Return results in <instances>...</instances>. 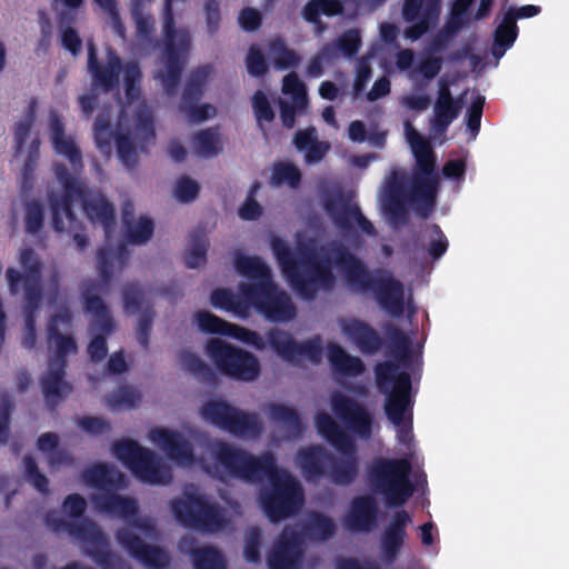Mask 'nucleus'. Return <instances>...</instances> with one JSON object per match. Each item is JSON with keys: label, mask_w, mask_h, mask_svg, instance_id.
I'll list each match as a JSON object with an SVG mask.
<instances>
[{"label": "nucleus", "mask_w": 569, "mask_h": 569, "mask_svg": "<svg viewBox=\"0 0 569 569\" xmlns=\"http://www.w3.org/2000/svg\"><path fill=\"white\" fill-rule=\"evenodd\" d=\"M270 246L283 276L302 298L313 300L319 289H331L336 281L332 266H336L351 289L361 293H373L380 307L395 318L403 315L405 288L402 282L386 269L371 271L343 243L337 241L329 243L327 250L330 256L310 258L307 270H301L291 248L284 240L273 236Z\"/></svg>", "instance_id": "obj_1"}, {"label": "nucleus", "mask_w": 569, "mask_h": 569, "mask_svg": "<svg viewBox=\"0 0 569 569\" xmlns=\"http://www.w3.org/2000/svg\"><path fill=\"white\" fill-rule=\"evenodd\" d=\"M210 453L224 472L248 482L270 479L271 487L261 491L262 509L271 522H279L296 515L303 505L300 483L290 475L279 476L276 457L271 451L256 456L223 440L209 447Z\"/></svg>", "instance_id": "obj_2"}, {"label": "nucleus", "mask_w": 569, "mask_h": 569, "mask_svg": "<svg viewBox=\"0 0 569 569\" xmlns=\"http://www.w3.org/2000/svg\"><path fill=\"white\" fill-rule=\"evenodd\" d=\"M330 402L333 415L347 430L326 411L315 416V427L340 455L331 452L326 478L336 486L347 487L356 481L360 470L358 447L350 433L365 440L370 439L375 417L362 403L338 391L331 395Z\"/></svg>", "instance_id": "obj_3"}, {"label": "nucleus", "mask_w": 569, "mask_h": 569, "mask_svg": "<svg viewBox=\"0 0 569 569\" xmlns=\"http://www.w3.org/2000/svg\"><path fill=\"white\" fill-rule=\"evenodd\" d=\"M54 174L62 186L61 194H51L49 204L51 210V224L56 232L61 233L64 229V219L68 220V230H83V223L73 212V204L82 203L87 218L92 223L103 227L106 238H110L116 226V212L113 204L102 194L86 197V189L76 177H73L64 163L54 164Z\"/></svg>", "instance_id": "obj_4"}, {"label": "nucleus", "mask_w": 569, "mask_h": 569, "mask_svg": "<svg viewBox=\"0 0 569 569\" xmlns=\"http://www.w3.org/2000/svg\"><path fill=\"white\" fill-rule=\"evenodd\" d=\"M72 317L67 308L50 316L46 327V340L48 348L53 351L49 358L48 369L40 377V387L47 405L57 407L73 390L72 385L66 380L68 356L77 353L78 345L72 335H64L60 326L69 328Z\"/></svg>", "instance_id": "obj_5"}, {"label": "nucleus", "mask_w": 569, "mask_h": 569, "mask_svg": "<svg viewBox=\"0 0 569 569\" xmlns=\"http://www.w3.org/2000/svg\"><path fill=\"white\" fill-rule=\"evenodd\" d=\"M375 378L379 391L386 396V416L397 427L398 440L407 445L413 437L411 377L407 371H400L398 363L383 361L375 367Z\"/></svg>", "instance_id": "obj_6"}, {"label": "nucleus", "mask_w": 569, "mask_h": 569, "mask_svg": "<svg viewBox=\"0 0 569 569\" xmlns=\"http://www.w3.org/2000/svg\"><path fill=\"white\" fill-rule=\"evenodd\" d=\"M408 141L415 157L410 199L419 216L428 218L435 209L439 186L437 157L430 142L419 132L410 131Z\"/></svg>", "instance_id": "obj_7"}, {"label": "nucleus", "mask_w": 569, "mask_h": 569, "mask_svg": "<svg viewBox=\"0 0 569 569\" xmlns=\"http://www.w3.org/2000/svg\"><path fill=\"white\" fill-rule=\"evenodd\" d=\"M409 458H376L368 468L371 490L390 508L402 507L415 493Z\"/></svg>", "instance_id": "obj_8"}, {"label": "nucleus", "mask_w": 569, "mask_h": 569, "mask_svg": "<svg viewBox=\"0 0 569 569\" xmlns=\"http://www.w3.org/2000/svg\"><path fill=\"white\" fill-rule=\"evenodd\" d=\"M88 69L93 84L103 92H111L119 86L120 73L123 72L124 93L129 102L139 100L141 96L142 71L137 61L122 63L121 58L112 48L108 49L106 63L98 59L97 47L88 42Z\"/></svg>", "instance_id": "obj_9"}, {"label": "nucleus", "mask_w": 569, "mask_h": 569, "mask_svg": "<svg viewBox=\"0 0 569 569\" xmlns=\"http://www.w3.org/2000/svg\"><path fill=\"white\" fill-rule=\"evenodd\" d=\"M187 0H166L163 9L162 36L166 52V71L161 82L168 96L178 91L187 56L191 48V36L186 29L176 28L174 4L184 6Z\"/></svg>", "instance_id": "obj_10"}, {"label": "nucleus", "mask_w": 569, "mask_h": 569, "mask_svg": "<svg viewBox=\"0 0 569 569\" xmlns=\"http://www.w3.org/2000/svg\"><path fill=\"white\" fill-rule=\"evenodd\" d=\"M170 510L182 527L204 532H217L224 528L226 518L220 505L211 500L197 487H186L179 498L170 501Z\"/></svg>", "instance_id": "obj_11"}, {"label": "nucleus", "mask_w": 569, "mask_h": 569, "mask_svg": "<svg viewBox=\"0 0 569 569\" xmlns=\"http://www.w3.org/2000/svg\"><path fill=\"white\" fill-rule=\"evenodd\" d=\"M206 353L219 373L233 380L251 382L260 375V363L253 353L222 339H209Z\"/></svg>", "instance_id": "obj_12"}, {"label": "nucleus", "mask_w": 569, "mask_h": 569, "mask_svg": "<svg viewBox=\"0 0 569 569\" xmlns=\"http://www.w3.org/2000/svg\"><path fill=\"white\" fill-rule=\"evenodd\" d=\"M112 450L140 481L151 485H167L171 481V472L164 467L153 451L140 446L132 439L116 441Z\"/></svg>", "instance_id": "obj_13"}, {"label": "nucleus", "mask_w": 569, "mask_h": 569, "mask_svg": "<svg viewBox=\"0 0 569 569\" xmlns=\"http://www.w3.org/2000/svg\"><path fill=\"white\" fill-rule=\"evenodd\" d=\"M239 291L267 320L272 322H288L297 315V308L290 296L271 282L240 283Z\"/></svg>", "instance_id": "obj_14"}, {"label": "nucleus", "mask_w": 569, "mask_h": 569, "mask_svg": "<svg viewBox=\"0 0 569 569\" xmlns=\"http://www.w3.org/2000/svg\"><path fill=\"white\" fill-rule=\"evenodd\" d=\"M93 290H96V284L90 282L83 288L81 295L84 311L93 317L91 330L98 331V333L91 338L87 347V352L90 360L98 363L107 357V337L114 332L117 326L103 299L98 295L91 293Z\"/></svg>", "instance_id": "obj_15"}, {"label": "nucleus", "mask_w": 569, "mask_h": 569, "mask_svg": "<svg viewBox=\"0 0 569 569\" xmlns=\"http://www.w3.org/2000/svg\"><path fill=\"white\" fill-rule=\"evenodd\" d=\"M201 416L211 425L238 437H256L262 430L256 413L244 412L222 399L207 401L201 408Z\"/></svg>", "instance_id": "obj_16"}, {"label": "nucleus", "mask_w": 569, "mask_h": 569, "mask_svg": "<svg viewBox=\"0 0 569 569\" xmlns=\"http://www.w3.org/2000/svg\"><path fill=\"white\" fill-rule=\"evenodd\" d=\"M69 535L88 545L87 555L101 569H130L123 558L110 551L103 532L90 519L82 518L79 521H73Z\"/></svg>", "instance_id": "obj_17"}, {"label": "nucleus", "mask_w": 569, "mask_h": 569, "mask_svg": "<svg viewBox=\"0 0 569 569\" xmlns=\"http://www.w3.org/2000/svg\"><path fill=\"white\" fill-rule=\"evenodd\" d=\"M267 341L272 350L289 363H299L301 358L318 363L322 357V346L319 337L298 342L291 333L273 328L267 332Z\"/></svg>", "instance_id": "obj_18"}, {"label": "nucleus", "mask_w": 569, "mask_h": 569, "mask_svg": "<svg viewBox=\"0 0 569 569\" xmlns=\"http://www.w3.org/2000/svg\"><path fill=\"white\" fill-rule=\"evenodd\" d=\"M123 308L128 313H140L137 327V339L139 345L148 350L152 330L153 317L156 315L153 305L149 300L144 288L138 282H128L121 290Z\"/></svg>", "instance_id": "obj_19"}, {"label": "nucleus", "mask_w": 569, "mask_h": 569, "mask_svg": "<svg viewBox=\"0 0 569 569\" xmlns=\"http://www.w3.org/2000/svg\"><path fill=\"white\" fill-rule=\"evenodd\" d=\"M322 207L333 223L343 231L352 228L353 220L363 233L368 236L377 233L372 222L362 214L357 204L350 203L341 190L326 193L322 198Z\"/></svg>", "instance_id": "obj_20"}, {"label": "nucleus", "mask_w": 569, "mask_h": 569, "mask_svg": "<svg viewBox=\"0 0 569 569\" xmlns=\"http://www.w3.org/2000/svg\"><path fill=\"white\" fill-rule=\"evenodd\" d=\"M212 73V67L204 64L192 70L182 91L180 111L186 113L191 121L202 122L210 118L214 109L210 104H198L203 96L204 88Z\"/></svg>", "instance_id": "obj_21"}, {"label": "nucleus", "mask_w": 569, "mask_h": 569, "mask_svg": "<svg viewBox=\"0 0 569 569\" xmlns=\"http://www.w3.org/2000/svg\"><path fill=\"white\" fill-rule=\"evenodd\" d=\"M117 542L128 555L149 569H167L170 556L162 548L149 545L131 529L122 527L116 532Z\"/></svg>", "instance_id": "obj_22"}, {"label": "nucleus", "mask_w": 569, "mask_h": 569, "mask_svg": "<svg viewBox=\"0 0 569 569\" xmlns=\"http://www.w3.org/2000/svg\"><path fill=\"white\" fill-rule=\"evenodd\" d=\"M303 552L301 536L292 526H284L267 557L269 569H299Z\"/></svg>", "instance_id": "obj_23"}, {"label": "nucleus", "mask_w": 569, "mask_h": 569, "mask_svg": "<svg viewBox=\"0 0 569 569\" xmlns=\"http://www.w3.org/2000/svg\"><path fill=\"white\" fill-rule=\"evenodd\" d=\"M150 438L178 466L191 467L196 463L193 445L181 432L156 428L151 430Z\"/></svg>", "instance_id": "obj_24"}, {"label": "nucleus", "mask_w": 569, "mask_h": 569, "mask_svg": "<svg viewBox=\"0 0 569 569\" xmlns=\"http://www.w3.org/2000/svg\"><path fill=\"white\" fill-rule=\"evenodd\" d=\"M411 521L410 513L405 509L391 516L380 537V550L386 563L392 565L396 561L408 537L407 527Z\"/></svg>", "instance_id": "obj_25"}, {"label": "nucleus", "mask_w": 569, "mask_h": 569, "mask_svg": "<svg viewBox=\"0 0 569 569\" xmlns=\"http://www.w3.org/2000/svg\"><path fill=\"white\" fill-rule=\"evenodd\" d=\"M331 452L322 445L300 448L296 453V463L308 482L326 478Z\"/></svg>", "instance_id": "obj_26"}, {"label": "nucleus", "mask_w": 569, "mask_h": 569, "mask_svg": "<svg viewBox=\"0 0 569 569\" xmlns=\"http://www.w3.org/2000/svg\"><path fill=\"white\" fill-rule=\"evenodd\" d=\"M378 506L373 497L360 496L351 501L346 526L351 531H370L377 522Z\"/></svg>", "instance_id": "obj_27"}, {"label": "nucleus", "mask_w": 569, "mask_h": 569, "mask_svg": "<svg viewBox=\"0 0 569 569\" xmlns=\"http://www.w3.org/2000/svg\"><path fill=\"white\" fill-rule=\"evenodd\" d=\"M19 262L23 269V273L12 267L6 270V278L9 290L12 295L19 292V283L24 280H41L42 263L32 248H24L20 251Z\"/></svg>", "instance_id": "obj_28"}, {"label": "nucleus", "mask_w": 569, "mask_h": 569, "mask_svg": "<svg viewBox=\"0 0 569 569\" xmlns=\"http://www.w3.org/2000/svg\"><path fill=\"white\" fill-rule=\"evenodd\" d=\"M142 0H133L132 8V17L136 22V37L139 46L146 50H158L161 49L163 56L164 44L163 39L159 40L156 37V28H154V19L150 14H143L140 10V4ZM164 70L160 71L159 79L161 80V74Z\"/></svg>", "instance_id": "obj_29"}, {"label": "nucleus", "mask_w": 569, "mask_h": 569, "mask_svg": "<svg viewBox=\"0 0 569 569\" xmlns=\"http://www.w3.org/2000/svg\"><path fill=\"white\" fill-rule=\"evenodd\" d=\"M345 333L365 355H375L383 346V339L370 325L352 319L343 327Z\"/></svg>", "instance_id": "obj_30"}, {"label": "nucleus", "mask_w": 569, "mask_h": 569, "mask_svg": "<svg viewBox=\"0 0 569 569\" xmlns=\"http://www.w3.org/2000/svg\"><path fill=\"white\" fill-rule=\"evenodd\" d=\"M84 482L101 490L102 493L122 488L124 476L107 463H96L82 472Z\"/></svg>", "instance_id": "obj_31"}, {"label": "nucleus", "mask_w": 569, "mask_h": 569, "mask_svg": "<svg viewBox=\"0 0 569 569\" xmlns=\"http://www.w3.org/2000/svg\"><path fill=\"white\" fill-rule=\"evenodd\" d=\"M94 508L100 512L118 516L123 519L134 517L138 513L137 501L129 497H123L117 491L99 493L92 497Z\"/></svg>", "instance_id": "obj_32"}, {"label": "nucleus", "mask_w": 569, "mask_h": 569, "mask_svg": "<svg viewBox=\"0 0 569 569\" xmlns=\"http://www.w3.org/2000/svg\"><path fill=\"white\" fill-rule=\"evenodd\" d=\"M233 267L240 276L256 281V283L272 281L270 268L258 256H246L237 250L233 257Z\"/></svg>", "instance_id": "obj_33"}, {"label": "nucleus", "mask_w": 569, "mask_h": 569, "mask_svg": "<svg viewBox=\"0 0 569 569\" xmlns=\"http://www.w3.org/2000/svg\"><path fill=\"white\" fill-rule=\"evenodd\" d=\"M328 360L332 369L345 377H358L366 370L365 363L360 358L349 355L337 343L329 345Z\"/></svg>", "instance_id": "obj_34"}, {"label": "nucleus", "mask_w": 569, "mask_h": 569, "mask_svg": "<svg viewBox=\"0 0 569 569\" xmlns=\"http://www.w3.org/2000/svg\"><path fill=\"white\" fill-rule=\"evenodd\" d=\"M336 531V525L333 520L321 513V512H311L305 522L302 523V530L298 531L301 536V543L303 542V538H307L312 541H326L330 539ZM303 551V549L301 548Z\"/></svg>", "instance_id": "obj_35"}, {"label": "nucleus", "mask_w": 569, "mask_h": 569, "mask_svg": "<svg viewBox=\"0 0 569 569\" xmlns=\"http://www.w3.org/2000/svg\"><path fill=\"white\" fill-rule=\"evenodd\" d=\"M269 419L281 426L289 436L299 437L303 431L302 420L296 409L282 403H270L267 408Z\"/></svg>", "instance_id": "obj_36"}, {"label": "nucleus", "mask_w": 569, "mask_h": 569, "mask_svg": "<svg viewBox=\"0 0 569 569\" xmlns=\"http://www.w3.org/2000/svg\"><path fill=\"white\" fill-rule=\"evenodd\" d=\"M518 32L517 22L505 13L502 21L493 32V43L491 47L492 56L500 59L506 51L512 47L518 37Z\"/></svg>", "instance_id": "obj_37"}, {"label": "nucleus", "mask_w": 569, "mask_h": 569, "mask_svg": "<svg viewBox=\"0 0 569 569\" xmlns=\"http://www.w3.org/2000/svg\"><path fill=\"white\" fill-rule=\"evenodd\" d=\"M179 360L182 367L201 382L210 386L217 383L218 379L214 370L194 352L182 350L179 355Z\"/></svg>", "instance_id": "obj_38"}, {"label": "nucleus", "mask_w": 569, "mask_h": 569, "mask_svg": "<svg viewBox=\"0 0 569 569\" xmlns=\"http://www.w3.org/2000/svg\"><path fill=\"white\" fill-rule=\"evenodd\" d=\"M210 302L214 308L232 311L241 316L246 315L249 309V301L241 291L238 296L226 288L214 289L211 292Z\"/></svg>", "instance_id": "obj_39"}, {"label": "nucleus", "mask_w": 569, "mask_h": 569, "mask_svg": "<svg viewBox=\"0 0 569 569\" xmlns=\"http://www.w3.org/2000/svg\"><path fill=\"white\" fill-rule=\"evenodd\" d=\"M462 106L463 102H435L433 117L430 121L432 131L439 136L446 134L449 126L459 117Z\"/></svg>", "instance_id": "obj_40"}, {"label": "nucleus", "mask_w": 569, "mask_h": 569, "mask_svg": "<svg viewBox=\"0 0 569 569\" xmlns=\"http://www.w3.org/2000/svg\"><path fill=\"white\" fill-rule=\"evenodd\" d=\"M386 333L388 336L389 348L392 357L403 365H408L411 355V339L393 325L386 327Z\"/></svg>", "instance_id": "obj_41"}, {"label": "nucleus", "mask_w": 569, "mask_h": 569, "mask_svg": "<svg viewBox=\"0 0 569 569\" xmlns=\"http://www.w3.org/2000/svg\"><path fill=\"white\" fill-rule=\"evenodd\" d=\"M385 209L395 223H403L407 221L408 211L400 183L392 181L389 184L388 196L385 201Z\"/></svg>", "instance_id": "obj_42"}, {"label": "nucleus", "mask_w": 569, "mask_h": 569, "mask_svg": "<svg viewBox=\"0 0 569 569\" xmlns=\"http://www.w3.org/2000/svg\"><path fill=\"white\" fill-rule=\"evenodd\" d=\"M191 558L193 569H227L223 555L212 546L192 549Z\"/></svg>", "instance_id": "obj_43"}, {"label": "nucleus", "mask_w": 569, "mask_h": 569, "mask_svg": "<svg viewBox=\"0 0 569 569\" xmlns=\"http://www.w3.org/2000/svg\"><path fill=\"white\" fill-rule=\"evenodd\" d=\"M46 209L42 202L30 200L24 203V228L32 237L40 234L44 227Z\"/></svg>", "instance_id": "obj_44"}, {"label": "nucleus", "mask_w": 569, "mask_h": 569, "mask_svg": "<svg viewBox=\"0 0 569 569\" xmlns=\"http://www.w3.org/2000/svg\"><path fill=\"white\" fill-rule=\"evenodd\" d=\"M126 240L131 244H142L148 242L154 230L153 221L148 217H140L138 221L133 220L129 226H123Z\"/></svg>", "instance_id": "obj_45"}, {"label": "nucleus", "mask_w": 569, "mask_h": 569, "mask_svg": "<svg viewBox=\"0 0 569 569\" xmlns=\"http://www.w3.org/2000/svg\"><path fill=\"white\" fill-rule=\"evenodd\" d=\"M270 52L274 66L280 70L295 68L301 61L300 56L293 49L288 48L281 39H276L270 43Z\"/></svg>", "instance_id": "obj_46"}, {"label": "nucleus", "mask_w": 569, "mask_h": 569, "mask_svg": "<svg viewBox=\"0 0 569 569\" xmlns=\"http://www.w3.org/2000/svg\"><path fill=\"white\" fill-rule=\"evenodd\" d=\"M439 13V3L429 1L425 8L422 17L417 19L415 23L406 28L405 36L412 41L419 40L430 28V19L437 18Z\"/></svg>", "instance_id": "obj_47"}, {"label": "nucleus", "mask_w": 569, "mask_h": 569, "mask_svg": "<svg viewBox=\"0 0 569 569\" xmlns=\"http://www.w3.org/2000/svg\"><path fill=\"white\" fill-rule=\"evenodd\" d=\"M301 182V172L292 163L278 162L273 166L271 174V184H288L290 188H297Z\"/></svg>", "instance_id": "obj_48"}, {"label": "nucleus", "mask_w": 569, "mask_h": 569, "mask_svg": "<svg viewBox=\"0 0 569 569\" xmlns=\"http://www.w3.org/2000/svg\"><path fill=\"white\" fill-rule=\"evenodd\" d=\"M116 146L118 157L121 162L129 169L136 168L138 164V154L136 149V143L130 132H117L116 137Z\"/></svg>", "instance_id": "obj_49"}, {"label": "nucleus", "mask_w": 569, "mask_h": 569, "mask_svg": "<svg viewBox=\"0 0 569 569\" xmlns=\"http://www.w3.org/2000/svg\"><path fill=\"white\" fill-rule=\"evenodd\" d=\"M191 241L192 246L184 254V264L189 269H196L206 263L209 242L206 236L200 233H194Z\"/></svg>", "instance_id": "obj_50"}, {"label": "nucleus", "mask_w": 569, "mask_h": 569, "mask_svg": "<svg viewBox=\"0 0 569 569\" xmlns=\"http://www.w3.org/2000/svg\"><path fill=\"white\" fill-rule=\"evenodd\" d=\"M198 327L202 332L228 336L233 323H230L208 311H198L196 315Z\"/></svg>", "instance_id": "obj_51"}, {"label": "nucleus", "mask_w": 569, "mask_h": 569, "mask_svg": "<svg viewBox=\"0 0 569 569\" xmlns=\"http://www.w3.org/2000/svg\"><path fill=\"white\" fill-rule=\"evenodd\" d=\"M54 151L67 158L72 167V169L77 172L82 170V154L78 146L76 144L73 138L63 137L52 142Z\"/></svg>", "instance_id": "obj_52"}, {"label": "nucleus", "mask_w": 569, "mask_h": 569, "mask_svg": "<svg viewBox=\"0 0 569 569\" xmlns=\"http://www.w3.org/2000/svg\"><path fill=\"white\" fill-rule=\"evenodd\" d=\"M218 144L219 134L214 128L200 130L193 136V146L201 156L211 157L218 154Z\"/></svg>", "instance_id": "obj_53"}, {"label": "nucleus", "mask_w": 569, "mask_h": 569, "mask_svg": "<svg viewBox=\"0 0 569 569\" xmlns=\"http://www.w3.org/2000/svg\"><path fill=\"white\" fill-rule=\"evenodd\" d=\"M282 92L290 94L298 108H306L308 104L307 89L305 83L295 72L288 73L282 80Z\"/></svg>", "instance_id": "obj_54"}, {"label": "nucleus", "mask_w": 569, "mask_h": 569, "mask_svg": "<svg viewBox=\"0 0 569 569\" xmlns=\"http://www.w3.org/2000/svg\"><path fill=\"white\" fill-rule=\"evenodd\" d=\"M93 137L99 150H109L111 147L112 138L116 137L112 130L109 117L106 114H98L93 123Z\"/></svg>", "instance_id": "obj_55"}, {"label": "nucleus", "mask_w": 569, "mask_h": 569, "mask_svg": "<svg viewBox=\"0 0 569 569\" xmlns=\"http://www.w3.org/2000/svg\"><path fill=\"white\" fill-rule=\"evenodd\" d=\"M24 476L27 480L42 495L49 492V479L40 472L34 458L30 455L23 457Z\"/></svg>", "instance_id": "obj_56"}, {"label": "nucleus", "mask_w": 569, "mask_h": 569, "mask_svg": "<svg viewBox=\"0 0 569 569\" xmlns=\"http://www.w3.org/2000/svg\"><path fill=\"white\" fill-rule=\"evenodd\" d=\"M36 106H37V101H36V99H32L30 101L29 110H28V113H27L24 120L19 121L14 126V149H16L17 153L21 152L26 144V140L29 136V132H30L31 127L34 121Z\"/></svg>", "instance_id": "obj_57"}, {"label": "nucleus", "mask_w": 569, "mask_h": 569, "mask_svg": "<svg viewBox=\"0 0 569 569\" xmlns=\"http://www.w3.org/2000/svg\"><path fill=\"white\" fill-rule=\"evenodd\" d=\"M430 240L427 244V252L433 259H440L448 250L449 241L441 230L440 226L432 223L428 227Z\"/></svg>", "instance_id": "obj_58"}, {"label": "nucleus", "mask_w": 569, "mask_h": 569, "mask_svg": "<svg viewBox=\"0 0 569 569\" xmlns=\"http://www.w3.org/2000/svg\"><path fill=\"white\" fill-rule=\"evenodd\" d=\"M252 109L261 129L263 122H272L274 120V111L266 93L261 90H257L252 97Z\"/></svg>", "instance_id": "obj_59"}, {"label": "nucleus", "mask_w": 569, "mask_h": 569, "mask_svg": "<svg viewBox=\"0 0 569 569\" xmlns=\"http://www.w3.org/2000/svg\"><path fill=\"white\" fill-rule=\"evenodd\" d=\"M261 538L262 531L259 527H251L247 530L243 556L248 562L257 563L260 561Z\"/></svg>", "instance_id": "obj_60"}, {"label": "nucleus", "mask_w": 569, "mask_h": 569, "mask_svg": "<svg viewBox=\"0 0 569 569\" xmlns=\"http://www.w3.org/2000/svg\"><path fill=\"white\" fill-rule=\"evenodd\" d=\"M23 290H24V312L37 313L42 300V288L41 280L32 281L24 280Z\"/></svg>", "instance_id": "obj_61"}, {"label": "nucleus", "mask_w": 569, "mask_h": 569, "mask_svg": "<svg viewBox=\"0 0 569 569\" xmlns=\"http://www.w3.org/2000/svg\"><path fill=\"white\" fill-rule=\"evenodd\" d=\"M336 46L343 56L349 58L356 56L361 47L359 31L356 29L346 31L337 39Z\"/></svg>", "instance_id": "obj_62"}, {"label": "nucleus", "mask_w": 569, "mask_h": 569, "mask_svg": "<svg viewBox=\"0 0 569 569\" xmlns=\"http://www.w3.org/2000/svg\"><path fill=\"white\" fill-rule=\"evenodd\" d=\"M199 191V183L184 176L177 181L174 196L180 202L188 203L197 199Z\"/></svg>", "instance_id": "obj_63"}, {"label": "nucleus", "mask_w": 569, "mask_h": 569, "mask_svg": "<svg viewBox=\"0 0 569 569\" xmlns=\"http://www.w3.org/2000/svg\"><path fill=\"white\" fill-rule=\"evenodd\" d=\"M248 72L252 77H262L268 72L264 56L257 46H251L246 59Z\"/></svg>", "instance_id": "obj_64"}]
</instances>
